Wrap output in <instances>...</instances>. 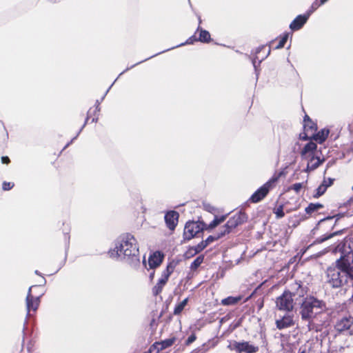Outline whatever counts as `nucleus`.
<instances>
[{"instance_id":"nucleus-53","label":"nucleus","mask_w":353,"mask_h":353,"mask_svg":"<svg viewBox=\"0 0 353 353\" xmlns=\"http://www.w3.org/2000/svg\"><path fill=\"white\" fill-rule=\"evenodd\" d=\"M111 86L107 90L106 92H109V90L110 89Z\"/></svg>"},{"instance_id":"nucleus-11","label":"nucleus","mask_w":353,"mask_h":353,"mask_svg":"<svg viewBox=\"0 0 353 353\" xmlns=\"http://www.w3.org/2000/svg\"><path fill=\"white\" fill-rule=\"evenodd\" d=\"M294 314L287 312L285 315L279 319H276L275 324L279 330H283L291 327L294 325Z\"/></svg>"},{"instance_id":"nucleus-19","label":"nucleus","mask_w":353,"mask_h":353,"mask_svg":"<svg viewBox=\"0 0 353 353\" xmlns=\"http://www.w3.org/2000/svg\"><path fill=\"white\" fill-rule=\"evenodd\" d=\"M174 341H175L174 338H170V339H168L164 341H162L160 343H157L156 345H157L158 350H163L166 349L167 347L172 345V344L174 343Z\"/></svg>"},{"instance_id":"nucleus-31","label":"nucleus","mask_w":353,"mask_h":353,"mask_svg":"<svg viewBox=\"0 0 353 353\" xmlns=\"http://www.w3.org/2000/svg\"><path fill=\"white\" fill-rule=\"evenodd\" d=\"M334 179L328 178L325 179L324 178L323 182L321 185L324 186L325 188L327 189L330 186H331L333 184Z\"/></svg>"},{"instance_id":"nucleus-45","label":"nucleus","mask_w":353,"mask_h":353,"mask_svg":"<svg viewBox=\"0 0 353 353\" xmlns=\"http://www.w3.org/2000/svg\"><path fill=\"white\" fill-rule=\"evenodd\" d=\"M143 61H140V62H139V63H137L134 64V65L131 66V67H130V68H133L134 65H137V64H139V63H142ZM129 69H130V68H128L125 70H124L123 72H121V74H119V76H121V74H123V73L124 72H125V71L128 70Z\"/></svg>"},{"instance_id":"nucleus-52","label":"nucleus","mask_w":353,"mask_h":353,"mask_svg":"<svg viewBox=\"0 0 353 353\" xmlns=\"http://www.w3.org/2000/svg\"><path fill=\"white\" fill-rule=\"evenodd\" d=\"M152 57L153 56H150V57H148V59H150L152 58Z\"/></svg>"},{"instance_id":"nucleus-41","label":"nucleus","mask_w":353,"mask_h":353,"mask_svg":"<svg viewBox=\"0 0 353 353\" xmlns=\"http://www.w3.org/2000/svg\"><path fill=\"white\" fill-rule=\"evenodd\" d=\"M312 121L310 117L307 115H305L304 117V128L306 129L307 126V122Z\"/></svg>"},{"instance_id":"nucleus-49","label":"nucleus","mask_w":353,"mask_h":353,"mask_svg":"<svg viewBox=\"0 0 353 353\" xmlns=\"http://www.w3.org/2000/svg\"><path fill=\"white\" fill-rule=\"evenodd\" d=\"M43 283H46V279L44 278L42 279Z\"/></svg>"},{"instance_id":"nucleus-6","label":"nucleus","mask_w":353,"mask_h":353,"mask_svg":"<svg viewBox=\"0 0 353 353\" xmlns=\"http://www.w3.org/2000/svg\"><path fill=\"white\" fill-rule=\"evenodd\" d=\"M227 347L236 353H256L259 351V347L251 344L248 341H229Z\"/></svg>"},{"instance_id":"nucleus-4","label":"nucleus","mask_w":353,"mask_h":353,"mask_svg":"<svg viewBox=\"0 0 353 353\" xmlns=\"http://www.w3.org/2000/svg\"><path fill=\"white\" fill-rule=\"evenodd\" d=\"M326 275L327 283L334 288L349 284L353 286V273H349L338 264L327 268Z\"/></svg>"},{"instance_id":"nucleus-9","label":"nucleus","mask_w":353,"mask_h":353,"mask_svg":"<svg viewBox=\"0 0 353 353\" xmlns=\"http://www.w3.org/2000/svg\"><path fill=\"white\" fill-rule=\"evenodd\" d=\"M276 181V178L270 179L251 196L250 201L253 203H257L261 201L268 194L270 190L272 188Z\"/></svg>"},{"instance_id":"nucleus-34","label":"nucleus","mask_w":353,"mask_h":353,"mask_svg":"<svg viewBox=\"0 0 353 353\" xmlns=\"http://www.w3.org/2000/svg\"><path fill=\"white\" fill-rule=\"evenodd\" d=\"M14 186V183L11 182H6L4 181L2 184V188L3 190H11Z\"/></svg>"},{"instance_id":"nucleus-21","label":"nucleus","mask_w":353,"mask_h":353,"mask_svg":"<svg viewBox=\"0 0 353 353\" xmlns=\"http://www.w3.org/2000/svg\"><path fill=\"white\" fill-rule=\"evenodd\" d=\"M211 40V37L208 31L201 29L198 41L203 43H209Z\"/></svg>"},{"instance_id":"nucleus-48","label":"nucleus","mask_w":353,"mask_h":353,"mask_svg":"<svg viewBox=\"0 0 353 353\" xmlns=\"http://www.w3.org/2000/svg\"><path fill=\"white\" fill-rule=\"evenodd\" d=\"M327 0H321V3H325Z\"/></svg>"},{"instance_id":"nucleus-37","label":"nucleus","mask_w":353,"mask_h":353,"mask_svg":"<svg viewBox=\"0 0 353 353\" xmlns=\"http://www.w3.org/2000/svg\"><path fill=\"white\" fill-rule=\"evenodd\" d=\"M194 247L190 248L185 253L186 257L189 258V257H191V256H193L194 255H195L196 254H194Z\"/></svg>"},{"instance_id":"nucleus-43","label":"nucleus","mask_w":353,"mask_h":353,"mask_svg":"<svg viewBox=\"0 0 353 353\" xmlns=\"http://www.w3.org/2000/svg\"><path fill=\"white\" fill-rule=\"evenodd\" d=\"M307 128H309L312 130L315 129V125L312 121L307 122Z\"/></svg>"},{"instance_id":"nucleus-27","label":"nucleus","mask_w":353,"mask_h":353,"mask_svg":"<svg viewBox=\"0 0 353 353\" xmlns=\"http://www.w3.org/2000/svg\"><path fill=\"white\" fill-rule=\"evenodd\" d=\"M274 214H276V218L281 219L285 216V213L283 212V205H279L274 210Z\"/></svg>"},{"instance_id":"nucleus-50","label":"nucleus","mask_w":353,"mask_h":353,"mask_svg":"<svg viewBox=\"0 0 353 353\" xmlns=\"http://www.w3.org/2000/svg\"><path fill=\"white\" fill-rule=\"evenodd\" d=\"M152 57L153 56H150V57H148V59H150L152 58Z\"/></svg>"},{"instance_id":"nucleus-28","label":"nucleus","mask_w":353,"mask_h":353,"mask_svg":"<svg viewBox=\"0 0 353 353\" xmlns=\"http://www.w3.org/2000/svg\"><path fill=\"white\" fill-rule=\"evenodd\" d=\"M288 39V34L286 33L285 34L282 38L281 39V40L279 41L278 45L276 46V49H281V48H283L287 41Z\"/></svg>"},{"instance_id":"nucleus-47","label":"nucleus","mask_w":353,"mask_h":353,"mask_svg":"<svg viewBox=\"0 0 353 353\" xmlns=\"http://www.w3.org/2000/svg\"><path fill=\"white\" fill-rule=\"evenodd\" d=\"M270 48L268 49V53H267V55L265 56V57H268L270 54Z\"/></svg>"},{"instance_id":"nucleus-51","label":"nucleus","mask_w":353,"mask_h":353,"mask_svg":"<svg viewBox=\"0 0 353 353\" xmlns=\"http://www.w3.org/2000/svg\"><path fill=\"white\" fill-rule=\"evenodd\" d=\"M152 57L153 56H150V57H148V59H150L152 58Z\"/></svg>"},{"instance_id":"nucleus-33","label":"nucleus","mask_w":353,"mask_h":353,"mask_svg":"<svg viewBox=\"0 0 353 353\" xmlns=\"http://www.w3.org/2000/svg\"><path fill=\"white\" fill-rule=\"evenodd\" d=\"M323 4V3H321V0H319V1L318 0H316L312 4L311 8L307 12H309L311 10H312V12H313L314 10H316L319 6H321Z\"/></svg>"},{"instance_id":"nucleus-25","label":"nucleus","mask_w":353,"mask_h":353,"mask_svg":"<svg viewBox=\"0 0 353 353\" xmlns=\"http://www.w3.org/2000/svg\"><path fill=\"white\" fill-rule=\"evenodd\" d=\"M188 303V299H185L183 301H182L181 303H179L178 305H176L174 314H179L184 309L185 306Z\"/></svg>"},{"instance_id":"nucleus-2","label":"nucleus","mask_w":353,"mask_h":353,"mask_svg":"<svg viewBox=\"0 0 353 353\" xmlns=\"http://www.w3.org/2000/svg\"><path fill=\"white\" fill-rule=\"evenodd\" d=\"M307 292V288L299 281L290 283L283 292L275 299L276 308L280 311L290 312L294 305L300 301Z\"/></svg>"},{"instance_id":"nucleus-30","label":"nucleus","mask_w":353,"mask_h":353,"mask_svg":"<svg viewBox=\"0 0 353 353\" xmlns=\"http://www.w3.org/2000/svg\"><path fill=\"white\" fill-rule=\"evenodd\" d=\"M231 230L227 227V225L225 224L224 226L222 227V228L220 230V232L216 234L217 236H219V239L225 236L226 234L230 233Z\"/></svg>"},{"instance_id":"nucleus-36","label":"nucleus","mask_w":353,"mask_h":353,"mask_svg":"<svg viewBox=\"0 0 353 353\" xmlns=\"http://www.w3.org/2000/svg\"><path fill=\"white\" fill-rule=\"evenodd\" d=\"M194 41H198V39H196L194 36L190 37L185 43H181L176 47L181 46L185 44H192Z\"/></svg>"},{"instance_id":"nucleus-24","label":"nucleus","mask_w":353,"mask_h":353,"mask_svg":"<svg viewBox=\"0 0 353 353\" xmlns=\"http://www.w3.org/2000/svg\"><path fill=\"white\" fill-rule=\"evenodd\" d=\"M204 260V256L203 255H199L197 256L194 261L190 265V269L192 270H196L201 264L203 262Z\"/></svg>"},{"instance_id":"nucleus-44","label":"nucleus","mask_w":353,"mask_h":353,"mask_svg":"<svg viewBox=\"0 0 353 353\" xmlns=\"http://www.w3.org/2000/svg\"><path fill=\"white\" fill-rule=\"evenodd\" d=\"M265 48V46H259V48H256V54H258L261 52V50L264 49Z\"/></svg>"},{"instance_id":"nucleus-16","label":"nucleus","mask_w":353,"mask_h":353,"mask_svg":"<svg viewBox=\"0 0 353 353\" xmlns=\"http://www.w3.org/2000/svg\"><path fill=\"white\" fill-rule=\"evenodd\" d=\"M163 259V254L160 252H155L148 259V264L150 268H155L159 266Z\"/></svg>"},{"instance_id":"nucleus-46","label":"nucleus","mask_w":353,"mask_h":353,"mask_svg":"<svg viewBox=\"0 0 353 353\" xmlns=\"http://www.w3.org/2000/svg\"><path fill=\"white\" fill-rule=\"evenodd\" d=\"M252 63H253L254 67L256 68V59H254L252 61Z\"/></svg>"},{"instance_id":"nucleus-29","label":"nucleus","mask_w":353,"mask_h":353,"mask_svg":"<svg viewBox=\"0 0 353 353\" xmlns=\"http://www.w3.org/2000/svg\"><path fill=\"white\" fill-rule=\"evenodd\" d=\"M326 188L322 185H320L316 190V193L314 194V198H319L322 196L326 191Z\"/></svg>"},{"instance_id":"nucleus-13","label":"nucleus","mask_w":353,"mask_h":353,"mask_svg":"<svg viewBox=\"0 0 353 353\" xmlns=\"http://www.w3.org/2000/svg\"><path fill=\"white\" fill-rule=\"evenodd\" d=\"M312 13V10L307 12L305 14H300L297 16L290 23V28L292 31H296L300 30L304 24L308 20L310 15Z\"/></svg>"},{"instance_id":"nucleus-14","label":"nucleus","mask_w":353,"mask_h":353,"mask_svg":"<svg viewBox=\"0 0 353 353\" xmlns=\"http://www.w3.org/2000/svg\"><path fill=\"white\" fill-rule=\"evenodd\" d=\"M164 218L167 227L170 230H174L178 223L179 213L174 210L169 211L165 214Z\"/></svg>"},{"instance_id":"nucleus-5","label":"nucleus","mask_w":353,"mask_h":353,"mask_svg":"<svg viewBox=\"0 0 353 353\" xmlns=\"http://www.w3.org/2000/svg\"><path fill=\"white\" fill-rule=\"evenodd\" d=\"M317 145L313 141H310L303 147L301 152L302 159L307 161L305 172H310L316 170L324 161L323 158L317 156Z\"/></svg>"},{"instance_id":"nucleus-15","label":"nucleus","mask_w":353,"mask_h":353,"mask_svg":"<svg viewBox=\"0 0 353 353\" xmlns=\"http://www.w3.org/2000/svg\"><path fill=\"white\" fill-rule=\"evenodd\" d=\"M33 287L34 286L30 287L26 299L28 315H29L31 310H32L33 311H36L37 310L40 302L39 297L34 298L31 294V290Z\"/></svg>"},{"instance_id":"nucleus-39","label":"nucleus","mask_w":353,"mask_h":353,"mask_svg":"<svg viewBox=\"0 0 353 353\" xmlns=\"http://www.w3.org/2000/svg\"><path fill=\"white\" fill-rule=\"evenodd\" d=\"M299 353H309V349L306 345L301 346L299 350Z\"/></svg>"},{"instance_id":"nucleus-55","label":"nucleus","mask_w":353,"mask_h":353,"mask_svg":"<svg viewBox=\"0 0 353 353\" xmlns=\"http://www.w3.org/2000/svg\"><path fill=\"white\" fill-rule=\"evenodd\" d=\"M144 353H150V352H144Z\"/></svg>"},{"instance_id":"nucleus-8","label":"nucleus","mask_w":353,"mask_h":353,"mask_svg":"<svg viewBox=\"0 0 353 353\" xmlns=\"http://www.w3.org/2000/svg\"><path fill=\"white\" fill-rule=\"evenodd\" d=\"M204 224L202 222L188 221L186 223L183 236L185 239L190 240L203 230Z\"/></svg>"},{"instance_id":"nucleus-42","label":"nucleus","mask_w":353,"mask_h":353,"mask_svg":"<svg viewBox=\"0 0 353 353\" xmlns=\"http://www.w3.org/2000/svg\"><path fill=\"white\" fill-rule=\"evenodd\" d=\"M2 163L8 164L10 162V159L8 157H1Z\"/></svg>"},{"instance_id":"nucleus-40","label":"nucleus","mask_w":353,"mask_h":353,"mask_svg":"<svg viewBox=\"0 0 353 353\" xmlns=\"http://www.w3.org/2000/svg\"><path fill=\"white\" fill-rule=\"evenodd\" d=\"M88 118H87L86 120H88ZM87 121H85V123L83 124V125L82 126V128L80 129V130L79 131V132L77 133V136L74 137L70 143H67V145L65 146L64 148H66L77 137V136L79 134L80 132L82 130L83 128L85 126V123H86Z\"/></svg>"},{"instance_id":"nucleus-10","label":"nucleus","mask_w":353,"mask_h":353,"mask_svg":"<svg viewBox=\"0 0 353 353\" xmlns=\"http://www.w3.org/2000/svg\"><path fill=\"white\" fill-rule=\"evenodd\" d=\"M335 329L339 332H345L347 334H353V318L351 316L343 317L339 320L336 325Z\"/></svg>"},{"instance_id":"nucleus-17","label":"nucleus","mask_w":353,"mask_h":353,"mask_svg":"<svg viewBox=\"0 0 353 353\" xmlns=\"http://www.w3.org/2000/svg\"><path fill=\"white\" fill-rule=\"evenodd\" d=\"M343 230H339L337 232H334L328 234H324L323 236L317 238L310 245V247L312 246L315 244H319L325 242V241H327L329 239H332L334 236H337L339 234H342Z\"/></svg>"},{"instance_id":"nucleus-1","label":"nucleus","mask_w":353,"mask_h":353,"mask_svg":"<svg viewBox=\"0 0 353 353\" xmlns=\"http://www.w3.org/2000/svg\"><path fill=\"white\" fill-rule=\"evenodd\" d=\"M139 248L137 239L131 234H124L115 241L114 248L109 251L111 258L125 261L131 266L139 263Z\"/></svg>"},{"instance_id":"nucleus-12","label":"nucleus","mask_w":353,"mask_h":353,"mask_svg":"<svg viewBox=\"0 0 353 353\" xmlns=\"http://www.w3.org/2000/svg\"><path fill=\"white\" fill-rule=\"evenodd\" d=\"M247 219L248 216L245 212H239L230 217L225 224L232 230L233 228L245 222Z\"/></svg>"},{"instance_id":"nucleus-54","label":"nucleus","mask_w":353,"mask_h":353,"mask_svg":"<svg viewBox=\"0 0 353 353\" xmlns=\"http://www.w3.org/2000/svg\"><path fill=\"white\" fill-rule=\"evenodd\" d=\"M35 273H36L37 274H39V272H38V271H37V270H36V271H35Z\"/></svg>"},{"instance_id":"nucleus-32","label":"nucleus","mask_w":353,"mask_h":353,"mask_svg":"<svg viewBox=\"0 0 353 353\" xmlns=\"http://www.w3.org/2000/svg\"><path fill=\"white\" fill-rule=\"evenodd\" d=\"M219 239V236L216 234L210 235L209 236L205 241H203L205 243H207V246L212 243L213 241L218 240Z\"/></svg>"},{"instance_id":"nucleus-18","label":"nucleus","mask_w":353,"mask_h":353,"mask_svg":"<svg viewBox=\"0 0 353 353\" xmlns=\"http://www.w3.org/2000/svg\"><path fill=\"white\" fill-rule=\"evenodd\" d=\"M329 132L330 131L328 129H322L313 136V139L319 143H322L328 137Z\"/></svg>"},{"instance_id":"nucleus-22","label":"nucleus","mask_w":353,"mask_h":353,"mask_svg":"<svg viewBox=\"0 0 353 353\" xmlns=\"http://www.w3.org/2000/svg\"><path fill=\"white\" fill-rule=\"evenodd\" d=\"M241 297V296H228L225 299H223L221 301V304L223 305H232L236 304L240 300Z\"/></svg>"},{"instance_id":"nucleus-7","label":"nucleus","mask_w":353,"mask_h":353,"mask_svg":"<svg viewBox=\"0 0 353 353\" xmlns=\"http://www.w3.org/2000/svg\"><path fill=\"white\" fill-rule=\"evenodd\" d=\"M175 265L170 263L168 265L166 269L162 272L161 278L157 283L152 288V293L157 296L162 292L164 285L166 284L170 274L173 272Z\"/></svg>"},{"instance_id":"nucleus-26","label":"nucleus","mask_w":353,"mask_h":353,"mask_svg":"<svg viewBox=\"0 0 353 353\" xmlns=\"http://www.w3.org/2000/svg\"><path fill=\"white\" fill-rule=\"evenodd\" d=\"M207 247V243L202 241L196 246H194V254H198Z\"/></svg>"},{"instance_id":"nucleus-38","label":"nucleus","mask_w":353,"mask_h":353,"mask_svg":"<svg viewBox=\"0 0 353 353\" xmlns=\"http://www.w3.org/2000/svg\"><path fill=\"white\" fill-rule=\"evenodd\" d=\"M196 340V336L194 334H191L190 336H188V339L186 340V345H190L192 343H193Z\"/></svg>"},{"instance_id":"nucleus-3","label":"nucleus","mask_w":353,"mask_h":353,"mask_svg":"<svg viewBox=\"0 0 353 353\" xmlns=\"http://www.w3.org/2000/svg\"><path fill=\"white\" fill-rule=\"evenodd\" d=\"M299 314L301 320L307 323L309 330L314 328V320L326 310L325 303L314 296L302 298Z\"/></svg>"},{"instance_id":"nucleus-23","label":"nucleus","mask_w":353,"mask_h":353,"mask_svg":"<svg viewBox=\"0 0 353 353\" xmlns=\"http://www.w3.org/2000/svg\"><path fill=\"white\" fill-rule=\"evenodd\" d=\"M323 208V205L321 203H310L309 205L305 208V212L307 214H311L312 213L318 211L319 209H321Z\"/></svg>"},{"instance_id":"nucleus-20","label":"nucleus","mask_w":353,"mask_h":353,"mask_svg":"<svg viewBox=\"0 0 353 353\" xmlns=\"http://www.w3.org/2000/svg\"><path fill=\"white\" fill-rule=\"evenodd\" d=\"M225 219H226V215H222V216H216L214 217V220L206 228V229L207 230H212V229L216 228L219 224L223 223Z\"/></svg>"},{"instance_id":"nucleus-35","label":"nucleus","mask_w":353,"mask_h":353,"mask_svg":"<svg viewBox=\"0 0 353 353\" xmlns=\"http://www.w3.org/2000/svg\"><path fill=\"white\" fill-rule=\"evenodd\" d=\"M302 187H303L302 183H294L292 185V190H293L296 192H299L300 191V190L302 188Z\"/></svg>"}]
</instances>
